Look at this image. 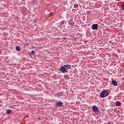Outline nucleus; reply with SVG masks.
Masks as SVG:
<instances>
[{
	"label": "nucleus",
	"instance_id": "f257e3e1",
	"mask_svg": "<svg viewBox=\"0 0 124 124\" xmlns=\"http://www.w3.org/2000/svg\"><path fill=\"white\" fill-rule=\"evenodd\" d=\"M109 95V93H108V90H105L104 91L102 92L100 94V97L102 98H104Z\"/></svg>",
	"mask_w": 124,
	"mask_h": 124
},
{
	"label": "nucleus",
	"instance_id": "f03ea898",
	"mask_svg": "<svg viewBox=\"0 0 124 124\" xmlns=\"http://www.w3.org/2000/svg\"><path fill=\"white\" fill-rule=\"evenodd\" d=\"M92 110H93V112L95 113V114H98L99 113V109L98 108L95 106H93L92 108Z\"/></svg>",
	"mask_w": 124,
	"mask_h": 124
},
{
	"label": "nucleus",
	"instance_id": "7ed1b4c3",
	"mask_svg": "<svg viewBox=\"0 0 124 124\" xmlns=\"http://www.w3.org/2000/svg\"><path fill=\"white\" fill-rule=\"evenodd\" d=\"M59 70L61 71L62 73H65L67 72V70H66V69L65 68V66H64V65L63 66H62L61 67V68L59 69Z\"/></svg>",
	"mask_w": 124,
	"mask_h": 124
},
{
	"label": "nucleus",
	"instance_id": "20e7f679",
	"mask_svg": "<svg viewBox=\"0 0 124 124\" xmlns=\"http://www.w3.org/2000/svg\"><path fill=\"white\" fill-rule=\"evenodd\" d=\"M63 106V103L62 102H57L56 103V107H62Z\"/></svg>",
	"mask_w": 124,
	"mask_h": 124
},
{
	"label": "nucleus",
	"instance_id": "39448f33",
	"mask_svg": "<svg viewBox=\"0 0 124 124\" xmlns=\"http://www.w3.org/2000/svg\"><path fill=\"white\" fill-rule=\"evenodd\" d=\"M98 26V24H94L92 25V28L93 30H97L98 29V27H97Z\"/></svg>",
	"mask_w": 124,
	"mask_h": 124
},
{
	"label": "nucleus",
	"instance_id": "423d86ee",
	"mask_svg": "<svg viewBox=\"0 0 124 124\" xmlns=\"http://www.w3.org/2000/svg\"><path fill=\"white\" fill-rule=\"evenodd\" d=\"M64 66L66 68V70H67V69H70V68H71V65L70 64L64 65Z\"/></svg>",
	"mask_w": 124,
	"mask_h": 124
},
{
	"label": "nucleus",
	"instance_id": "0eeeda50",
	"mask_svg": "<svg viewBox=\"0 0 124 124\" xmlns=\"http://www.w3.org/2000/svg\"><path fill=\"white\" fill-rule=\"evenodd\" d=\"M112 84L115 87H117V86H118V82H117V81H116V80H112Z\"/></svg>",
	"mask_w": 124,
	"mask_h": 124
},
{
	"label": "nucleus",
	"instance_id": "6e6552de",
	"mask_svg": "<svg viewBox=\"0 0 124 124\" xmlns=\"http://www.w3.org/2000/svg\"><path fill=\"white\" fill-rule=\"evenodd\" d=\"M116 106H121L122 105V103L121 102L118 101L116 102Z\"/></svg>",
	"mask_w": 124,
	"mask_h": 124
},
{
	"label": "nucleus",
	"instance_id": "1a4fd4ad",
	"mask_svg": "<svg viewBox=\"0 0 124 124\" xmlns=\"http://www.w3.org/2000/svg\"><path fill=\"white\" fill-rule=\"evenodd\" d=\"M16 51H21V48L19 46H16Z\"/></svg>",
	"mask_w": 124,
	"mask_h": 124
},
{
	"label": "nucleus",
	"instance_id": "9d476101",
	"mask_svg": "<svg viewBox=\"0 0 124 124\" xmlns=\"http://www.w3.org/2000/svg\"><path fill=\"white\" fill-rule=\"evenodd\" d=\"M11 113V109H7L6 114H10Z\"/></svg>",
	"mask_w": 124,
	"mask_h": 124
},
{
	"label": "nucleus",
	"instance_id": "9b49d317",
	"mask_svg": "<svg viewBox=\"0 0 124 124\" xmlns=\"http://www.w3.org/2000/svg\"><path fill=\"white\" fill-rule=\"evenodd\" d=\"M69 25H74V22L69 21Z\"/></svg>",
	"mask_w": 124,
	"mask_h": 124
},
{
	"label": "nucleus",
	"instance_id": "f8f14e48",
	"mask_svg": "<svg viewBox=\"0 0 124 124\" xmlns=\"http://www.w3.org/2000/svg\"><path fill=\"white\" fill-rule=\"evenodd\" d=\"M121 8H122L123 10H124V4H122Z\"/></svg>",
	"mask_w": 124,
	"mask_h": 124
},
{
	"label": "nucleus",
	"instance_id": "ddd939ff",
	"mask_svg": "<svg viewBox=\"0 0 124 124\" xmlns=\"http://www.w3.org/2000/svg\"><path fill=\"white\" fill-rule=\"evenodd\" d=\"M35 54V52H34V51L32 50L31 51V54L32 55H34Z\"/></svg>",
	"mask_w": 124,
	"mask_h": 124
},
{
	"label": "nucleus",
	"instance_id": "4468645a",
	"mask_svg": "<svg viewBox=\"0 0 124 124\" xmlns=\"http://www.w3.org/2000/svg\"><path fill=\"white\" fill-rule=\"evenodd\" d=\"M113 124L110 123V122H108V124Z\"/></svg>",
	"mask_w": 124,
	"mask_h": 124
},
{
	"label": "nucleus",
	"instance_id": "2eb2a0df",
	"mask_svg": "<svg viewBox=\"0 0 124 124\" xmlns=\"http://www.w3.org/2000/svg\"><path fill=\"white\" fill-rule=\"evenodd\" d=\"M121 71L122 72V71H123V69H121Z\"/></svg>",
	"mask_w": 124,
	"mask_h": 124
},
{
	"label": "nucleus",
	"instance_id": "dca6fc26",
	"mask_svg": "<svg viewBox=\"0 0 124 124\" xmlns=\"http://www.w3.org/2000/svg\"><path fill=\"white\" fill-rule=\"evenodd\" d=\"M118 0V1H120V0Z\"/></svg>",
	"mask_w": 124,
	"mask_h": 124
}]
</instances>
